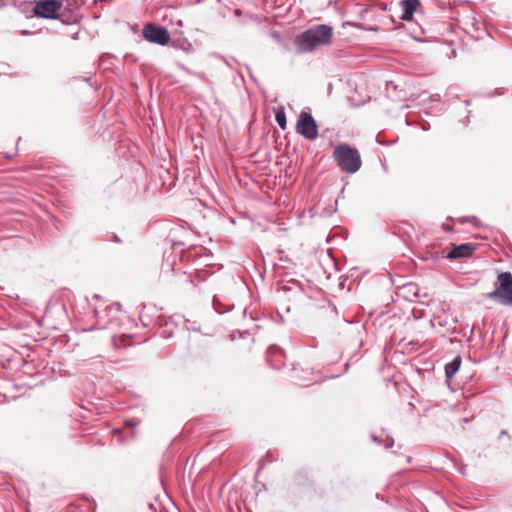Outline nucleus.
I'll return each mask as SVG.
<instances>
[{"label":"nucleus","instance_id":"obj_38","mask_svg":"<svg viewBox=\"0 0 512 512\" xmlns=\"http://www.w3.org/2000/svg\"><path fill=\"white\" fill-rule=\"evenodd\" d=\"M4 156H5V158H7V159L12 158V155H11V154H9V153H6Z\"/></svg>","mask_w":512,"mask_h":512},{"label":"nucleus","instance_id":"obj_17","mask_svg":"<svg viewBox=\"0 0 512 512\" xmlns=\"http://www.w3.org/2000/svg\"><path fill=\"white\" fill-rule=\"evenodd\" d=\"M420 96L422 97V101H426L429 98L431 102H438L441 99L439 94L429 95L427 92H423Z\"/></svg>","mask_w":512,"mask_h":512},{"label":"nucleus","instance_id":"obj_14","mask_svg":"<svg viewBox=\"0 0 512 512\" xmlns=\"http://www.w3.org/2000/svg\"><path fill=\"white\" fill-rule=\"evenodd\" d=\"M107 310H108V306L103 310H99L97 308L94 310V316L97 320L99 328H101V324H103L105 321H107V317L111 314V313L107 314V312H106Z\"/></svg>","mask_w":512,"mask_h":512},{"label":"nucleus","instance_id":"obj_9","mask_svg":"<svg viewBox=\"0 0 512 512\" xmlns=\"http://www.w3.org/2000/svg\"><path fill=\"white\" fill-rule=\"evenodd\" d=\"M402 14L400 18L404 21L413 19V14L416 12L417 7L420 5L419 0H401Z\"/></svg>","mask_w":512,"mask_h":512},{"label":"nucleus","instance_id":"obj_28","mask_svg":"<svg viewBox=\"0 0 512 512\" xmlns=\"http://www.w3.org/2000/svg\"><path fill=\"white\" fill-rule=\"evenodd\" d=\"M420 127H421V129H422L423 131H427V130H429V129H430V125H429V123H428V122H424V123H422V124L420 125Z\"/></svg>","mask_w":512,"mask_h":512},{"label":"nucleus","instance_id":"obj_15","mask_svg":"<svg viewBox=\"0 0 512 512\" xmlns=\"http://www.w3.org/2000/svg\"><path fill=\"white\" fill-rule=\"evenodd\" d=\"M275 120H276L277 124L279 125V127L281 129H285L286 128V115H285V112L283 110L279 111V112H276Z\"/></svg>","mask_w":512,"mask_h":512},{"label":"nucleus","instance_id":"obj_29","mask_svg":"<svg viewBox=\"0 0 512 512\" xmlns=\"http://www.w3.org/2000/svg\"><path fill=\"white\" fill-rule=\"evenodd\" d=\"M442 228L446 232H451L453 229L451 226H449L448 224H445V223L442 224Z\"/></svg>","mask_w":512,"mask_h":512},{"label":"nucleus","instance_id":"obj_34","mask_svg":"<svg viewBox=\"0 0 512 512\" xmlns=\"http://www.w3.org/2000/svg\"><path fill=\"white\" fill-rule=\"evenodd\" d=\"M309 378L308 377H303V378H298V381L301 382L302 384H304V382L308 381Z\"/></svg>","mask_w":512,"mask_h":512},{"label":"nucleus","instance_id":"obj_3","mask_svg":"<svg viewBox=\"0 0 512 512\" xmlns=\"http://www.w3.org/2000/svg\"><path fill=\"white\" fill-rule=\"evenodd\" d=\"M487 298L504 306H512V274L510 272L498 274L495 289L487 294Z\"/></svg>","mask_w":512,"mask_h":512},{"label":"nucleus","instance_id":"obj_31","mask_svg":"<svg viewBox=\"0 0 512 512\" xmlns=\"http://www.w3.org/2000/svg\"><path fill=\"white\" fill-rule=\"evenodd\" d=\"M33 33L34 32H31L30 30H26V29L20 31V34L23 35V36L31 35Z\"/></svg>","mask_w":512,"mask_h":512},{"label":"nucleus","instance_id":"obj_30","mask_svg":"<svg viewBox=\"0 0 512 512\" xmlns=\"http://www.w3.org/2000/svg\"><path fill=\"white\" fill-rule=\"evenodd\" d=\"M189 329L196 331V332H200V326L196 325L195 322L191 325V327Z\"/></svg>","mask_w":512,"mask_h":512},{"label":"nucleus","instance_id":"obj_12","mask_svg":"<svg viewBox=\"0 0 512 512\" xmlns=\"http://www.w3.org/2000/svg\"><path fill=\"white\" fill-rule=\"evenodd\" d=\"M171 46L175 49H180L183 51H190L192 50V44L186 39V38H175L171 41Z\"/></svg>","mask_w":512,"mask_h":512},{"label":"nucleus","instance_id":"obj_27","mask_svg":"<svg viewBox=\"0 0 512 512\" xmlns=\"http://www.w3.org/2000/svg\"><path fill=\"white\" fill-rule=\"evenodd\" d=\"M376 141H377V143H378L379 145H382V146H387V145H389V143H388V142H386V141H384V139H381L379 135L376 137Z\"/></svg>","mask_w":512,"mask_h":512},{"label":"nucleus","instance_id":"obj_4","mask_svg":"<svg viewBox=\"0 0 512 512\" xmlns=\"http://www.w3.org/2000/svg\"><path fill=\"white\" fill-rule=\"evenodd\" d=\"M63 0H38L32 11L39 18L58 19Z\"/></svg>","mask_w":512,"mask_h":512},{"label":"nucleus","instance_id":"obj_32","mask_svg":"<svg viewBox=\"0 0 512 512\" xmlns=\"http://www.w3.org/2000/svg\"><path fill=\"white\" fill-rule=\"evenodd\" d=\"M500 95L498 89H495L492 93L488 94L487 97H494Z\"/></svg>","mask_w":512,"mask_h":512},{"label":"nucleus","instance_id":"obj_11","mask_svg":"<svg viewBox=\"0 0 512 512\" xmlns=\"http://www.w3.org/2000/svg\"><path fill=\"white\" fill-rule=\"evenodd\" d=\"M462 363V359L460 356L454 357V359L445 364L444 371L446 380H451L455 374L459 371Z\"/></svg>","mask_w":512,"mask_h":512},{"label":"nucleus","instance_id":"obj_24","mask_svg":"<svg viewBox=\"0 0 512 512\" xmlns=\"http://www.w3.org/2000/svg\"><path fill=\"white\" fill-rule=\"evenodd\" d=\"M161 336L165 339H169L173 336V330L172 329H164L161 332Z\"/></svg>","mask_w":512,"mask_h":512},{"label":"nucleus","instance_id":"obj_18","mask_svg":"<svg viewBox=\"0 0 512 512\" xmlns=\"http://www.w3.org/2000/svg\"><path fill=\"white\" fill-rule=\"evenodd\" d=\"M121 310V304L119 302H115L112 305L108 306L107 314L109 313H119Z\"/></svg>","mask_w":512,"mask_h":512},{"label":"nucleus","instance_id":"obj_23","mask_svg":"<svg viewBox=\"0 0 512 512\" xmlns=\"http://www.w3.org/2000/svg\"><path fill=\"white\" fill-rule=\"evenodd\" d=\"M140 321L144 327H148L150 324V319L146 317V315L143 313V311L140 314Z\"/></svg>","mask_w":512,"mask_h":512},{"label":"nucleus","instance_id":"obj_25","mask_svg":"<svg viewBox=\"0 0 512 512\" xmlns=\"http://www.w3.org/2000/svg\"><path fill=\"white\" fill-rule=\"evenodd\" d=\"M471 220V216H463L457 219L460 224L468 223Z\"/></svg>","mask_w":512,"mask_h":512},{"label":"nucleus","instance_id":"obj_10","mask_svg":"<svg viewBox=\"0 0 512 512\" xmlns=\"http://www.w3.org/2000/svg\"><path fill=\"white\" fill-rule=\"evenodd\" d=\"M371 439L378 445H383L385 448H390L394 445V439L388 435L385 429H381L379 433H371Z\"/></svg>","mask_w":512,"mask_h":512},{"label":"nucleus","instance_id":"obj_33","mask_svg":"<svg viewBox=\"0 0 512 512\" xmlns=\"http://www.w3.org/2000/svg\"><path fill=\"white\" fill-rule=\"evenodd\" d=\"M265 464H266V460H265L264 458H262V459L259 461V466H260V467H259V470H260L261 468H263Z\"/></svg>","mask_w":512,"mask_h":512},{"label":"nucleus","instance_id":"obj_7","mask_svg":"<svg viewBox=\"0 0 512 512\" xmlns=\"http://www.w3.org/2000/svg\"><path fill=\"white\" fill-rule=\"evenodd\" d=\"M476 247L477 245L472 243H462L459 245H453L452 249L447 254V258L459 259L470 257L473 254Z\"/></svg>","mask_w":512,"mask_h":512},{"label":"nucleus","instance_id":"obj_6","mask_svg":"<svg viewBox=\"0 0 512 512\" xmlns=\"http://www.w3.org/2000/svg\"><path fill=\"white\" fill-rule=\"evenodd\" d=\"M142 36L146 41L160 46L167 45L171 40L168 30L164 26L154 23H147L144 26Z\"/></svg>","mask_w":512,"mask_h":512},{"label":"nucleus","instance_id":"obj_22","mask_svg":"<svg viewBox=\"0 0 512 512\" xmlns=\"http://www.w3.org/2000/svg\"><path fill=\"white\" fill-rule=\"evenodd\" d=\"M469 222L475 228H480L482 226L480 219H478L476 216H471V220Z\"/></svg>","mask_w":512,"mask_h":512},{"label":"nucleus","instance_id":"obj_37","mask_svg":"<svg viewBox=\"0 0 512 512\" xmlns=\"http://www.w3.org/2000/svg\"><path fill=\"white\" fill-rule=\"evenodd\" d=\"M464 104H465V106H470L471 102H470V100H465Z\"/></svg>","mask_w":512,"mask_h":512},{"label":"nucleus","instance_id":"obj_35","mask_svg":"<svg viewBox=\"0 0 512 512\" xmlns=\"http://www.w3.org/2000/svg\"><path fill=\"white\" fill-rule=\"evenodd\" d=\"M78 35H79V32H75L73 35H72V39L74 40H77L78 39Z\"/></svg>","mask_w":512,"mask_h":512},{"label":"nucleus","instance_id":"obj_1","mask_svg":"<svg viewBox=\"0 0 512 512\" xmlns=\"http://www.w3.org/2000/svg\"><path fill=\"white\" fill-rule=\"evenodd\" d=\"M333 29L326 24L315 25L295 37V45L299 53H307L318 46L330 43Z\"/></svg>","mask_w":512,"mask_h":512},{"label":"nucleus","instance_id":"obj_44","mask_svg":"<svg viewBox=\"0 0 512 512\" xmlns=\"http://www.w3.org/2000/svg\"><path fill=\"white\" fill-rule=\"evenodd\" d=\"M251 79L256 82V78H254L252 75H250Z\"/></svg>","mask_w":512,"mask_h":512},{"label":"nucleus","instance_id":"obj_41","mask_svg":"<svg viewBox=\"0 0 512 512\" xmlns=\"http://www.w3.org/2000/svg\"><path fill=\"white\" fill-rule=\"evenodd\" d=\"M505 434H507V431L506 430H502L501 431V435H505Z\"/></svg>","mask_w":512,"mask_h":512},{"label":"nucleus","instance_id":"obj_26","mask_svg":"<svg viewBox=\"0 0 512 512\" xmlns=\"http://www.w3.org/2000/svg\"><path fill=\"white\" fill-rule=\"evenodd\" d=\"M67 2H68L69 6L75 5V6L79 7L80 4L82 3V0H67Z\"/></svg>","mask_w":512,"mask_h":512},{"label":"nucleus","instance_id":"obj_5","mask_svg":"<svg viewBox=\"0 0 512 512\" xmlns=\"http://www.w3.org/2000/svg\"><path fill=\"white\" fill-rule=\"evenodd\" d=\"M296 132L307 140H315L318 137V125L311 113L306 111L300 113Z\"/></svg>","mask_w":512,"mask_h":512},{"label":"nucleus","instance_id":"obj_13","mask_svg":"<svg viewBox=\"0 0 512 512\" xmlns=\"http://www.w3.org/2000/svg\"><path fill=\"white\" fill-rule=\"evenodd\" d=\"M118 313H111L107 317V321H105L103 324H101V329H116L120 326V319L117 315Z\"/></svg>","mask_w":512,"mask_h":512},{"label":"nucleus","instance_id":"obj_40","mask_svg":"<svg viewBox=\"0 0 512 512\" xmlns=\"http://www.w3.org/2000/svg\"><path fill=\"white\" fill-rule=\"evenodd\" d=\"M293 371L294 372H297L298 371V367L296 365L293 366Z\"/></svg>","mask_w":512,"mask_h":512},{"label":"nucleus","instance_id":"obj_36","mask_svg":"<svg viewBox=\"0 0 512 512\" xmlns=\"http://www.w3.org/2000/svg\"><path fill=\"white\" fill-rule=\"evenodd\" d=\"M126 425L131 426V427H132V426H134V424L132 423V421H131V420L126 421Z\"/></svg>","mask_w":512,"mask_h":512},{"label":"nucleus","instance_id":"obj_46","mask_svg":"<svg viewBox=\"0 0 512 512\" xmlns=\"http://www.w3.org/2000/svg\"><path fill=\"white\" fill-rule=\"evenodd\" d=\"M0 7H2V4H0Z\"/></svg>","mask_w":512,"mask_h":512},{"label":"nucleus","instance_id":"obj_21","mask_svg":"<svg viewBox=\"0 0 512 512\" xmlns=\"http://www.w3.org/2000/svg\"><path fill=\"white\" fill-rule=\"evenodd\" d=\"M160 326H163V323H159ZM164 326H173V327H177L178 324L177 322L173 319V317H170L168 320H165L164 322Z\"/></svg>","mask_w":512,"mask_h":512},{"label":"nucleus","instance_id":"obj_8","mask_svg":"<svg viewBox=\"0 0 512 512\" xmlns=\"http://www.w3.org/2000/svg\"><path fill=\"white\" fill-rule=\"evenodd\" d=\"M283 356L284 352L280 347L276 345L270 346L267 350V362L269 366L273 369H280L283 365Z\"/></svg>","mask_w":512,"mask_h":512},{"label":"nucleus","instance_id":"obj_16","mask_svg":"<svg viewBox=\"0 0 512 512\" xmlns=\"http://www.w3.org/2000/svg\"><path fill=\"white\" fill-rule=\"evenodd\" d=\"M213 308L218 314H223L230 310V308H224L216 296L213 297Z\"/></svg>","mask_w":512,"mask_h":512},{"label":"nucleus","instance_id":"obj_19","mask_svg":"<svg viewBox=\"0 0 512 512\" xmlns=\"http://www.w3.org/2000/svg\"><path fill=\"white\" fill-rule=\"evenodd\" d=\"M106 240L107 241H112V242H115V243H118V244L122 243L121 238L116 233L108 234Z\"/></svg>","mask_w":512,"mask_h":512},{"label":"nucleus","instance_id":"obj_2","mask_svg":"<svg viewBox=\"0 0 512 512\" xmlns=\"http://www.w3.org/2000/svg\"><path fill=\"white\" fill-rule=\"evenodd\" d=\"M333 159L338 168L347 174L358 172L362 166V159L358 149L347 143H339L335 146Z\"/></svg>","mask_w":512,"mask_h":512},{"label":"nucleus","instance_id":"obj_45","mask_svg":"<svg viewBox=\"0 0 512 512\" xmlns=\"http://www.w3.org/2000/svg\"><path fill=\"white\" fill-rule=\"evenodd\" d=\"M328 89H332V84L331 83L328 85Z\"/></svg>","mask_w":512,"mask_h":512},{"label":"nucleus","instance_id":"obj_20","mask_svg":"<svg viewBox=\"0 0 512 512\" xmlns=\"http://www.w3.org/2000/svg\"><path fill=\"white\" fill-rule=\"evenodd\" d=\"M469 23L476 30H480V26L482 25L475 17H469Z\"/></svg>","mask_w":512,"mask_h":512},{"label":"nucleus","instance_id":"obj_43","mask_svg":"<svg viewBox=\"0 0 512 512\" xmlns=\"http://www.w3.org/2000/svg\"><path fill=\"white\" fill-rule=\"evenodd\" d=\"M235 14L236 15H239L240 14V11L238 9L235 10Z\"/></svg>","mask_w":512,"mask_h":512},{"label":"nucleus","instance_id":"obj_39","mask_svg":"<svg viewBox=\"0 0 512 512\" xmlns=\"http://www.w3.org/2000/svg\"><path fill=\"white\" fill-rule=\"evenodd\" d=\"M305 373H306L307 375L312 374V372H311V370H310V369H306V370H305Z\"/></svg>","mask_w":512,"mask_h":512},{"label":"nucleus","instance_id":"obj_42","mask_svg":"<svg viewBox=\"0 0 512 512\" xmlns=\"http://www.w3.org/2000/svg\"><path fill=\"white\" fill-rule=\"evenodd\" d=\"M411 459H412V458H411L410 456H408V457L406 458V461L409 463V462L411 461Z\"/></svg>","mask_w":512,"mask_h":512}]
</instances>
